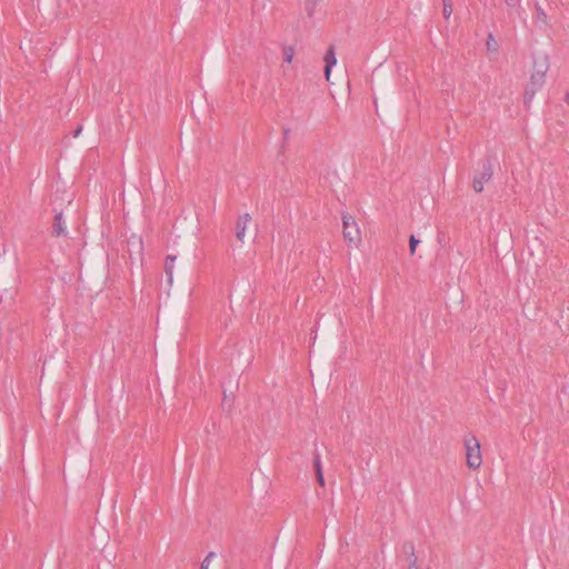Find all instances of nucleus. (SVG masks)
Masks as SVG:
<instances>
[{
  "label": "nucleus",
  "mask_w": 569,
  "mask_h": 569,
  "mask_svg": "<svg viewBox=\"0 0 569 569\" xmlns=\"http://www.w3.org/2000/svg\"><path fill=\"white\" fill-rule=\"evenodd\" d=\"M549 69L547 57L537 59L533 62V71L530 77V81L525 91V103L529 104L533 99L536 92L540 90L546 82V73Z\"/></svg>",
  "instance_id": "f257e3e1"
},
{
  "label": "nucleus",
  "mask_w": 569,
  "mask_h": 569,
  "mask_svg": "<svg viewBox=\"0 0 569 569\" xmlns=\"http://www.w3.org/2000/svg\"><path fill=\"white\" fill-rule=\"evenodd\" d=\"M466 460L470 469L477 470L482 465L480 442L475 436L465 438Z\"/></svg>",
  "instance_id": "f03ea898"
},
{
  "label": "nucleus",
  "mask_w": 569,
  "mask_h": 569,
  "mask_svg": "<svg viewBox=\"0 0 569 569\" xmlns=\"http://www.w3.org/2000/svg\"><path fill=\"white\" fill-rule=\"evenodd\" d=\"M343 223V238L350 244L357 246L361 240L360 229L355 220V218L350 214L342 216Z\"/></svg>",
  "instance_id": "7ed1b4c3"
},
{
  "label": "nucleus",
  "mask_w": 569,
  "mask_h": 569,
  "mask_svg": "<svg viewBox=\"0 0 569 569\" xmlns=\"http://www.w3.org/2000/svg\"><path fill=\"white\" fill-rule=\"evenodd\" d=\"M493 174L492 164L489 160H486L481 164V170L475 176L472 187L476 192L483 190L485 183L488 182Z\"/></svg>",
  "instance_id": "20e7f679"
},
{
  "label": "nucleus",
  "mask_w": 569,
  "mask_h": 569,
  "mask_svg": "<svg viewBox=\"0 0 569 569\" xmlns=\"http://www.w3.org/2000/svg\"><path fill=\"white\" fill-rule=\"evenodd\" d=\"M250 221H251V216L248 212L240 214L237 219L236 237L241 242H243V240H244L247 227L250 223Z\"/></svg>",
  "instance_id": "39448f33"
},
{
  "label": "nucleus",
  "mask_w": 569,
  "mask_h": 569,
  "mask_svg": "<svg viewBox=\"0 0 569 569\" xmlns=\"http://www.w3.org/2000/svg\"><path fill=\"white\" fill-rule=\"evenodd\" d=\"M323 61L326 63L325 64V77H326L327 81H329L331 70L337 63L335 46H330L328 48V50L326 51V53L323 56Z\"/></svg>",
  "instance_id": "423d86ee"
},
{
  "label": "nucleus",
  "mask_w": 569,
  "mask_h": 569,
  "mask_svg": "<svg viewBox=\"0 0 569 569\" xmlns=\"http://www.w3.org/2000/svg\"><path fill=\"white\" fill-rule=\"evenodd\" d=\"M52 234L57 238L68 234L67 223L62 212H57L52 224Z\"/></svg>",
  "instance_id": "0eeeda50"
},
{
  "label": "nucleus",
  "mask_w": 569,
  "mask_h": 569,
  "mask_svg": "<svg viewBox=\"0 0 569 569\" xmlns=\"http://www.w3.org/2000/svg\"><path fill=\"white\" fill-rule=\"evenodd\" d=\"M177 260V256L169 254L166 258L164 261V272L168 278V282L171 284L173 281V269H174V262Z\"/></svg>",
  "instance_id": "6e6552de"
},
{
  "label": "nucleus",
  "mask_w": 569,
  "mask_h": 569,
  "mask_svg": "<svg viewBox=\"0 0 569 569\" xmlns=\"http://www.w3.org/2000/svg\"><path fill=\"white\" fill-rule=\"evenodd\" d=\"M535 9H536L537 22H540L543 26H548V16L545 12V10L541 8V6L539 3H536Z\"/></svg>",
  "instance_id": "1a4fd4ad"
},
{
  "label": "nucleus",
  "mask_w": 569,
  "mask_h": 569,
  "mask_svg": "<svg viewBox=\"0 0 569 569\" xmlns=\"http://www.w3.org/2000/svg\"><path fill=\"white\" fill-rule=\"evenodd\" d=\"M405 549L406 550H409L411 552V560H410V563H409V569H420L417 565V557L415 556V547L412 543H409V545H406L405 546Z\"/></svg>",
  "instance_id": "9d476101"
},
{
  "label": "nucleus",
  "mask_w": 569,
  "mask_h": 569,
  "mask_svg": "<svg viewBox=\"0 0 569 569\" xmlns=\"http://www.w3.org/2000/svg\"><path fill=\"white\" fill-rule=\"evenodd\" d=\"M443 9L442 14L446 20H449L452 13V0H442Z\"/></svg>",
  "instance_id": "9b49d317"
},
{
  "label": "nucleus",
  "mask_w": 569,
  "mask_h": 569,
  "mask_svg": "<svg viewBox=\"0 0 569 569\" xmlns=\"http://www.w3.org/2000/svg\"><path fill=\"white\" fill-rule=\"evenodd\" d=\"M283 60L288 63H290L293 60L295 56V49L292 47H284L283 48Z\"/></svg>",
  "instance_id": "f8f14e48"
},
{
  "label": "nucleus",
  "mask_w": 569,
  "mask_h": 569,
  "mask_svg": "<svg viewBox=\"0 0 569 569\" xmlns=\"http://www.w3.org/2000/svg\"><path fill=\"white\" fill-rule=\"evenodd\" d=\"M487 49L489 51H497L498 50V42L495 40L492 33H489V36H488Z\"/></svg>",
  "instance_id": "ddd939ff"
},
{
  "label": "nucleus",
  "mask_w": 569,
  "mask_h": 569,
  "mask_svg": "<svg viewBox=\"0 0 569 569\" xmlns=\"http://www.w3.org/2000/svg\"><path fill=\"white\" fill-rule=\"evenodd\" d=\"M214 557H216V553L213 551L209 552L206 556V558L202 560L200 569H209V566Z\"/></svg>",
  "instance_id": "4468645a"
},
{
  "label": "nucleus",
  "mask_w": 569,
  "mask_h": 569,
  "mask_svg": "<svg viewBox=\"0 0 569 569\" xmlns=\"http://www.w3.org/2000/svg\"><path fill=\"white\" fill-rule=\"evenodd\" d=\"M313 467H315L316 475H319V472H322L321 459H320V455L318 452L315 455Z\"/></svg>",
  "instance_id": "2eb2a0df"
},
{
  "label": "nucleus",
  "mask_w": 569,
  "mask_h": 569,
  "mask_svg": "<svg viewBox=\"0 0 569 569\" xmlns=\"http://www.w3.org/2000/svg\"><path fill=\"white\" fill-rule=\"evenodd\" d=\"M419 243V240L412 234L410 236V239H409V248H410V253L411 254H415L416 252V248H417V244Z\"/></svg>",
  "instance_id": "dca6fc26"
},
{
  "label": "nucleus",
  "mask_w": 569,
  "mask_h": 569,
  "mask_svg": "<svg viewBox=\"0 0 569 569\" xmlns=\"http://www.w3.org/2000/svg\"><path fill=\"white\" fill-rule=\"evenodd\" d=\"M317 481L320 486H325V478L322 472H319V475H317Z\"/></svg>",
  "instance_id": "f3484780"
},
{
  "label": "nucleus",
  "mask_w": 569,
  "mask_h": 569,
  "mask_svg": "<svg viewBox=\"0 0 569 569\" xmlns=\"http://www.w3.org/2000/svg\"><path fill=\"white\" fill-rule=\"evenodd\" d=\"M81 131H82V126H79V127L76 129V131H74V133H73V137H74V138L79 137V134H80V132H81Z\"/></svg>",
  "instance_id": "a211bd4d"
},
{
  "label": "nucleus",
  "mask_w": 569,
  "mask_h": 569,
  "mask_svg": "<svg viewBox=\"0 0 569 569\" xmlns=\"http://www.w3.org/2000/svg\"><path fill=\"white\" fill-rule=\"evenodd\" d=\"M515 1H516V0H506V3H507V4H509V6H511V4H513V2H515Z\"/></svg>",
  "instance_id": "6ab92c4d"
},
{
  "label": "nucleus",
  "mask_w": 569,
  "mask_h": 569,
  "mask_svg": "<svg viewBox=\"0 0 569 569\" xmlns=\"http://www.w3.org/2000/svg\"><path fill=\"white\" fill-rule=\"evenodd\" d=\"M566 101L569 104V92H567V94H566Z\"/></svg>",
  "instance_id": "aec40b11"
},
{
  "label": "nucleus",
  "mask_w": 569,
  "mask_h": 569,
  "mask_svg": "<svg viewBox=\"0 0 569 569\" xmlns=\"http://www.w3.org/2000/svg\"><path fill=\"white\" fill-rule=\"evenodd\" d=\"M211 427L214 430L216 429V422H212Z\"/></svg>",
  "instance_id": "412c9836"
}]
</instances>
